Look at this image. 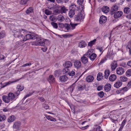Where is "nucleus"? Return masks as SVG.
<instances>
[{"instance_id":"49","label":"nucleus","mask_w":131,"mask_h":131,"mask_svg":"<svg viewBox=\"0 0 131 131\" xmlns=\"http://www.w3.org/2000/svg\"><path fill=\"white\" fill-rule=\"evenodd\" d=\"M27 2L26 0H21L20 3L22 5L25 4L27 3Z\"/></svg>"},{"instance_id":"45","label":"nucleus","mask_w":131,"mask_h":131,"mask_svg":"<svg viewBox=\"0 0 131 131\" xmlns=\"http://www.w3.org/2000/svg\"><path fill=\"white\" fill-rule=\"evenodd\" d=\"M112 9L114 11H117L118 9V6L117 5H115L112 7Z\"/></svg>"},{"instance_id":"13","label":"nucleus","mask_w":131,"mask_h":131,"mask_svg":"<svg viewBox=\"0 0 131 131\" xmlns=\"http://www.w3.org/2000/svg\"><path fill=\"white\" fill-rule=\"evenodd\" d=\"M2 99L3 101L6 103H8L10 101V100L8 95L3 96L2 97Z\"/></svg>"},{"instance_id":"50","label":"nucleus","mask_w":131,"mask_h":131,"mask_svg":"<svg viewBox=\"0 0 131 131\" xmlns=\"http://www.w3.org/2000/svg\"><path fill=\"white\" fill-rule=\"evenodd\" d=\"M83 89V87L82 85H80L78 87V91L82 90Z\"/></svg>"},{"instance_id":"64","label":"nucleus","mask_w":131,"mask_h":131,"mask_svg":"<svg viewBox=\"0 0 131 131\" xmlns=\"http://www.w3.org/2000/svg\"><path fill=\"white\" fill-rule=\"evenodd\" d=\"M101 130H102L101 129V127L100 126H98L96 128V131H101Z\"/></svg>"},{"instance_id":"5","label":"nucleus","mask_w":131,"mask_h":131,"mask_svg":"<svg viewBox=\"0 0 131 131\" xmlns=\"http://www.w3.org/2000/svg\"><path fill=\"white\" fill-rule=\"evenodd\" d=\"M59 26L61 27H63L67 30L69 31L71 30V26L70 24H64L63 23H61L60 24Z\"/></svg>"},{"instance_id":"31","label":"nucleus","mask_w":131,"mask_h":131,"mask_svg":"<svg viewBox=\"0 0 131 131\" xmlns=\"http://www.w3.org/2000/svg\"><path fill=\"white\" fill-rule=\"evenodd\" d=\"M130 10L131 9L129 8L126 7L124 9V12L125 14H128L130 12Z\"/></svg>"},{"instance_id":"39","label":"nucleus","mask_w":131,"mask_h":131,"mask_svg":"<svg viewBox=\"0 0 131 131\" xmlns=\"http://www.w3.org/2000/svg\"><path fill=\"white\" fill-rule=\"evenodd\" d=\"M17 88L18 90L21 91L24 89V87L23 85H19L17 86Z\"/></svg>"},{"instance_id":"63","label":"nucleus","mask_w":131,"mask_h":131,"mask_svg":"<svg viewBox=\"0 0 131 131\" xmlns=\"http://www.w3.org/2000/svg\"><path fill=\"white\" fill-rule=\"evenodd\" d=\"M126 121L125 119H124L123 121L122 124H121V125L122 126H124V125H125L126 123Z\"/></svg>"},{"instance_id":"9","label":"nucleus","mask_w":131,"mask_h":131,"mask_svg":"<svg viewBox=\"0 0 131 131\" xmlns=\"http://www.w3.org/2000/svg\"><path fill=\"white\" fill-rule=\"evenodd\" d=\"M107 18L106 17L102 16L100 18L99 20V23L102 24H104L106 21Z\"/></svg>"},{"instance_id":"57","label":"nucleus","mask_w":131,"mask_h":131,"mask_svg":"<svg viewBox=\"0 0 131 131\" xmlns=\"http://www.w3.org/2000/svg\"><path fill=\"white\" fill-rule=\"evenodd\" d=\"M38 99L41 102H43L45 101V100L42 97L39 96L38 97Z\"/></svg>"},{"instance_id":"23","label":"nucleus","mask_w":131,"mask_h":131,"mask_svg":"<svg viewBox=\"0 0 131 131\" xmlns=\"http://www.w3.org/2000/svg\"><path fill=\"white\" fill-rule=\"evenodd\" d=\"M116 75L114 74L111 75L109 77V80L111 81H113L116 79Z\"/></svg>"},{"instance_id":"36","label":"nucleus","mask_w":131,"mask_h":131,"mask_svg":"<svg viewBox=\"0 0 131 131\" xmlns=\"http://www.w3.org/2000/svg\"><path fill=\"white\" fill-rule=\"evenodd\" d=\"M78 24H73L71 22L70 23V25L71 28V30H73L75 28V27L77 26Z\"/></svg>"},{"instance_id":"55","label":"nucleus","mask_w":131,"mask_h":131,"mask_svg":"<svg viewBox=\"0 0 131 131\" xmlns=\"http://www.w3.org/2000/svg\"><path fill=\"white\" fill-rule=\"evenodd\" d=\"M31 64V63L30 62H29L28 63H27L23 65L21 67H25L27 66H30Z\"/></svg>"},{"instance_id":"52","label":"nucleus","mask_w":131,"mask_h":131,"mask_svg":"<svg viewBox=\"0 0 131 131\" xmlns=\"http://www.w3.org/2000/svg\"><path fill=\"white\" fill-rule=\"evenodd\" d=\"M49 19L50 20L52 21H54L55 20V18L53 15L50 16H49Z\"/></svg>"},{"instance_id":"34","label":"nucleus","mask_w":131,"mask_h":131,"mask_svg":"<svg viewBox=\"0 0 131 131\" xmlns=\"http://www.w3.org/2000/svg\"><path fill=\"white\" fill-rule=\"evenodd\" d=\"M120 79L123 82L126 81L128 79L126 77L124 76H121L120 77Z\"/></svg>"},{"instance_id":"51","label":"nucleus","mask_w":131,"mask_h":131,"mask_svg":"<svg viewBox=\"0 0 131 131\" xmlns=\"http://www.w3.org/2000/svg\"><path fill=\"white\" fill-rule=\"evenodd\" d=\"M75 74V72L73 71H72L68 73V74L70 76H73Z\"/></svg>"},{"instance_id":"21","label":"nucleus","mask_w":131,"mask_h":131,"mask_svg":"<svg viewBox=\"0 0 131 131\" xmlns=\"http://www.w3.org/2000/svg\"><path fill=\"white\" fill-rule=\"evenodd\" d=\"M94 79V77L90 75L86 77V80L88 82H91Z\"/></svg>"},{"instance_id":"1","label":"nucleus","mask_w":131,"mask_h":131,"mask_svg":"<svg viewBox=\"0 0 131 131\" xmlns=\"http://www.w3.org/2000/svg\"><path fill=\"white\" fill-rule=\"evenodd\" d=\"M17 37L18 38H20V39L21 40H22V41H24L29 39H36L37 35L34 34L32 35L27 34L24 37L23 39V36L22 35H18Z\"/></svg>"},{"instance_id":"4","label":"nucleus","mask_w":131,"mask_h":131,"mask_svg":"<svg viewBox=\"0 0 131 131\" xmlns=\"http://www.w3.org/2000/svg\"><path fill=\"white\" fill-rule=\"evenodd\" d=\"M73 66L74 67L77 69H79L81 67V63L79 60H75L74 62Z\"/></svg>"},{"instance_id":"46","label":"nucleus","mask_w":131,"mask_h":131,"mask_svg":"<svg viewBox=\"0 0 131 131\" xmlns=\"http://www.w3.org/2000/svg\"><path fill=\"white\" fill-rule=\"evenodd\" d=\"M45 13L47 15H49L51 14L52 12L51 11H49V10L46 9L45 11Z\"/></svg>"},{"instance_id":"58","label":"nucleus","mask_w":131,"mask_h":131,"mask_svg":"<svg viewBox=\"0 0 131 131\" xmlns=\"http://www.w3.org/2000/svg\"><path fill=\"white\" fill-rule=\"evenodd\" d=\"M69 70L68 68H65L63 69V71L64 73H66L68 72Z\"/></svg>"},{"instance_id":"42","label":"nucleus","mask_w":131,"mask_h":131,"mask_svg":"<svg viewBox=\"0 0 131 131\" xmlns=\"http://www.w3.org/2000/svg\"><path fill=\"white\" fill-rule=\"evenodd\" d=\"M126 75L128 77L131 76V69L128 70L126 72Z\"/></svg>"},{"instance_id":"19","label":"nucleus","mask_w":131,"mask_h":131,"mask_svg":"<svg viewBox=\"0 0 131 131\" xmlns=\"http://www.w3.org/2000/svg\"><path fill=\"white\" fill-rule=\"evenodd\" d=\"M110 9L107 6H103L102 8V11L105 13H107L108 12Z\"/></svg>"},{"instance_id":"29","label":"nucleus","mask_w":131,"mask_h":131,"mask_svg":"<svg viewBox=\"0 0 131 131\" xmlns=\"http://www.w3.org/2000/svg\"><path fill=\"white\" fill-rule=\"evenodd\" d=\"M93 52V50L92 49H90L88 50L86 53L84 54V56H86L87 57H89L92 54Z\"/></svg>"},{"instance_id":"18","label":"nucleus","mask_w":131,"mask_h":131,"mask_svg":"<svg viewBox=\"0 0 131 131\" xmlns=\"http://www.w3.org/2000/svg\"><path fill=\"white\" fill-rule=\"evenodd\" d=\"M112 70H114L117 66V63L116 61H114L111 65Z\"/></svg>"},{"instance_id":"61","label":"nucleus","mask_w":131,"mask_h":131,"mask_svg":"<svg viewBox=\"0 0 131 131\" xmlns=\"http://www.w3.org/2000/svg\"><path fill=\"white\" fill-rule=\"evenodd\" d=\"M106 59H102L101 61L100 62V64H102L103 63H104L106 61Z\"/></svg>"},{"instance_id":"32","label":"nucleus","mask_w":131,"mask_h":131,"mask_svg":"<svg viewBox=\"0 0 131 131\" xmlns=\"http://www.w3.org/2000/svg\"><path fill=\"white\" fill-rule=\"evenodd\" d=\"M6 118V116L3 114H0V122L4 121Z\"/></svg>"},{"instance_id":"37","label":"nucleus","mask_w":131,"mask_h":131,"mask_svg":"<svg viewBox=\"0 0 131 131\" xmlns=\"http://www.w3.org/2000/svg\"><path fill=\"white\" fill-rule=\"evenodd\" d=\"M39 92L38 91H34L32 92H29L28 94H27L25 97L24 98L25 99H26L27 97H29L30 95H31L33 93L36 92L37 93H38Z\"/></svg>"},{"instance_id":"33","label":"nucleus","mask_w":131,"mask_h":131,"mask_svg":"<svg viewBox=\"0 0 131 131\" xmlns=\"http://www.w3.org/2000/svg\"><path fill=\"white\" fill-rule=\"evenodd\" d=\"M6 33L4 30H3L0 32V39H2L5 37Z\"/></svg>"},{"instance_id":"35","label":"nucleus","mask_w":131,"mask_h":131,"mask_svg":"<svg viewBox=\"0 0 131 131\" xmlns=\"http://www.w3.org/2000/svg\"><path fill=\"white\" fill-rule=\"evenodd\" d=\"M58 19L59 21L62 22L64 20V18L62 15H60L58 17Z\"/></svg>"},{"instance_id":"6","label":"nucleus","mask_w":131,"mask_h":131,"mask_svg":"<svg viewBox=\"0 0 131 131\" xmlns=\"http://www.w3.org/2000/svg\"><path fill=\"white\" fill-rule=\"evenodd\" d=\"M21 124L19 122H16L14 123L13 125V128L17 130L21 128Z\"/></svg>"},{"instance_id":"16","label":"nucleus","mask_w":131,"mask_h":131,"mask_svg":"<svg viewBox=\"0 0 131 131\" xmlns=\"http://www.w3.org/2000/svg\"><path fill=\"white\" fill-rule=\"evenodd\" d=\"M122 84V83L120 81L116 82L114 85V86L116 88H118L120 87Z\"/></svg>"},{"instance_id":"26","label":"nucleus","mask_w":131,"mask_h":131,"mask_svg":"<svg viewBox=\"0 0 131 131\" xmlns=\"http://www.w3.org/2000/svg\"><path fill=\"white\" fill-rule=\"evenodd\" d=\"M86 45L85 42L82 41L79 43V46L80 48H83L85 47Z\"/></svg>"},{"instance_id":"20","label":"nucleus","mask_w":131,"mask_h":131,"mask_svg":"<svg viewBox=\"0 0 131 131\" xmlns=\"http://www.w3.org/2000/svg\"><path fill=\"white\" fill-rule=\"evenodd\" d=\"M70 7L72 9H73L74 11H77L78 10V7L74 4H72L70 6Z\"/></svg>"},{"instance_id":"53","label":"nucleus","mask_w":131,"mask_h":131,"mask_svg":"<svg viewBox=\"0 0 131 131\" xmlns=\"http://www.w3.org/2000/svg\"><path fill=\"white\" fill-rule=\"evenodd\" d=\"M121 89V91H123L124 92H125L128 90V87H125Z\"/></svg>"},{"instance_id":"62","label":"nucleus","mask_w":131,"mask_h":131,"mask_svg":"<svg viewBox=\"0 0 131 131\" xmlns=\"http://www.w3.org/2000/svg\"><path fill=\"white\" fill-rule=\"evenodd\" d=\"M43 107L46 110H47L49 108V106L48 105L45 104L43 106Z\"/></svg>"},{"instance_id":"22","label":"nucleus","mask_w":131,"mask_h":131,"mask_svg":"<svg viewBox=\"0 0 131 131\" xmlns=\"http://www.w3.org/2000/svg\"><path fill=\"white\" fill-rule=\"evenodd\" d=\"M48 80L50 83H52L55 81V78L53 75H51L49 76Z\"/></svg>"},{"instance_id":"41","label":"nucleus","mask_w":131,"mask_h":131,"mask_svg":"<svg viewBox=\"0 0 131 131\" xmlns=\"http://www.w3.org/2000/svg\"><path fill=\"white\" fill-rule=\"evenodd\" d=\"M51 24L54 28L56 29L57 28L58 26L57 23L53 22H52L51 23Z\"/></svg>"},{"instance_id":"11","label":"nucleus","mask_w":131,"mask_h":131,"mask_svg":"<svg viewBox=\"0 0 131 131\" xmlns=\"http://www.w3.org/2000/svg\"><path fill=\"white\" fill-rule=\"evenodd\" d=\"M63 65L65 68H68L71 67L72 66V64L71 62L67 61L65 62Z\"/></svg>"},{"instance_id":"15","label":"nucleus","mask_w":131,"mask_h":131,"mask_svg":"<svg viewBox=\"0 0 131 131\" xmlns=\"http://www.w3.org/2000/svg\"><path fill=\"white\" fill-rule=\"evenodd\" d=\"M111 88V85L110 83H108L105 85L104 87V89L106 92L109 91Z\"/></svg>"},{"instance_id":"10","label":"nucleus","mask_w":131,"mask_h":131,"mask_svg":"<svg viewBox=\"0 0 131 131\" xmlns=\"http://www.w3.org/2000/svg\"><path fill=\"white\" fill-rule=\"evenodd\" d=\"M123 13L121 11H118L115 13L114 17L115 18H117L122 16Z\"/></svg>"},{"instance_id":"27","label":"nucleus","mask_w":131,"mask_h":131,"mask_svg":"<svg viewBox=\"0 0 131 131\" xmlns=\"http://www.w3.org/2000/svg\"><path fill=\"white\" fill-rule=\"evenodd\" d=\"M89 57L91 60L93 61L96 58L97 55L95 53H92Z\"/></svg>"},{"instance_id":"12","label":"nucleus","mask_w":131,"mask_h":131,"mask_svg":"<svg viewBox=\"0 0 131 131\" xmlns=\"http://www.w3.org/2000/svg\"><path fill=\"white\" fill-rule=\"evenodd\" d=\"M84 56H83L81 58V60L82 62L84 64H86L88 61V59L87 57Z\"/></svg>"},{"instance_id":"8","label":"nucleus","mask_w":131,"mask_h":131,"mask_svg":"<svg viewBox=\"0 0 131 131\" xmlns=\"http://www.w3.org/2000/svg\"><path fill=\"white\" fill-rule=\"evenodd\" d=\"M8 96L10 100V101L12 102H13L14 101H15V99L16 96H15L14 94L12 93H9L8 94Z\"/></svg>"},{"instance_id":"30","label":"nucleus","mask_w":131,"mask_h":131,"mask_svg":"<svg viewBox=\"0 0 131 131\" xmlns=\"http://www.w3.org/2000/svg\"><path fill=\"white\" fill-rule=\"evenodd\" d=\"M110 73V71L108 70H106L105 71L104 77L105 78L107 79Z\"/></svg>"},{"instance_id":"60","label":"nucleus","mask_w":131,"mask_h":131,"mask_svg":"<svg viewBox=\"0 0 131 131\" xmlns=\"http://www.w3.org/2000/svg\"><path fill=\"white\" fill-rule=\"evenodd\" d=\"M41 50L43 52H45L47 51V47H44L41 48Z\"/></svg>"},{"instance_id":"3","label":"nucleus","mask_w":131,"mask_h":131,"mask_svg":"<svg viewBox=\"0 0 131 131\" xmlns=\"http://www.w3.org/2000/svg\"><path fill=\"white\" fill-rule=\"evenodd\" d=\"M36 40L34 42L33 45L36 46H43L45 44L44 40L43 39L36 38Z\"/></svg>"},{"instance_id":"47","label":"nucleus","mask_w":131,"mask_h":131,"mask_svg":"<svg viewBox=\"0 0 131 131\" xmlns=\"http://www.w3.org/2000/svg\"><path fill=\"white\" fill-rule=\"evenodd\" d=\"M60 70H57L55 71L54 74L56 76H58L60 75Z\"/></svg>"},{"instance_id":"54","label":"nucleus","mask_w":131,"mask_h":131,"mask_svg":"<svg viewBox=\"0 0 131 131\" xmlns=\"http://www.w3.org/2000/svg\"><path fill=\"white\" fill-rule=\"evenodd\" d=\"M83 0H78L77 1V3L78 4L81 5L83 4Z\"/></svg>"},{"instance_id":"7","label":"nucleus","mask_w":131,"mask_h":131,"mask_svg":"<svg viewBox=\"0 0 131 131\" xmlns=\"http://www.w3.org/2000/svg\"><path fill=\"white\" fill-rule=\"evenodd\" d=\"M116 72L117 74L121 75L124 72V69L122 67L117 68L116 70Z\"/></svg>"},{"instance_id":"24","label":"nucleus","mask_w":131,"mask_h":131,"mask_svg":"<svg viewBox=\"0 0 131 131\" xmlns=\"http://www.w3.org/2000/svg\"><path fill=\"white\" fill-rule=\"evenodd\" d=\"M16 117L13 115H12L9 117L7 119L8 122L9 123H11L14 121Z\"/></svg>"},{"instance_id":"14","label":"nucleus","mask_w":131,"mask_h":131,"mask_svg":"<svg viewBox=\"0 0 131 131\" xmlns=\"http://www.w3.org/2000/svg\"><path fill=\"white\" fill-rule=\"evenodd\" d=\"M68 79V77L65 75L61 76L59 78V80L62 82H66Z\"/></svg>"},{"instance_id":"48","label":"nucleus","mask_w":131,"mask_h":131,"mask_svg":"<svg viewBox=\"0 0 131 131\" xmlns=\"http://www.w3.org/2000/svg\"><path fill=\"white\" fill-rule=\"evenodd\" d=\"M98 95L101 97H102L104 95V93L102 91H101L98 93Z\"/></svg>"},{"instance_id":"28","label":"nucleus","mask_w":131,"mask_h":131,"mask_svg":"<svg viewBox=\"0 0 131 131\" xmlns=\"http://www.w3.org/2000/svg\"><path fill=\"white\" fill-rule=\"evenodd\" d=\"M103 77V75H102V73L99 72L98 74L97 75V80L99 81H100L101 80Z\"/></svg>"},{"instance_id":"17","label":"nucleus","mask_w":131,"mask_h":131,"mask_svg":"<svg viewBox=\"0 0 131 131\" xmlns=\"http://www.w3.org/2000/svg\"><path fill=\"white\" fill-rule=\"evenodd\" d=\"M73 9H71L69 12L68 15L69 16L70 18H72L75 15V12Z\"/></svg>"},{"instance_id":"44","label":"nucleus","mask_w":131,"mask_h":131,"mask_svg":"<svg viewBox=\"0 0 131 131\" xmlns=\"http://www.w3.org/2000/svg\"><path fill=\"white\" fill-rule=\"evenodd\" d=\"M62 36L63 37H64L65 38H67L72 36H73V35L69 34H66L63 35H62Z\"/></svg>"},{"instance_id":"59","label":"nucleus","mask_w":131,"mask_h":131,"mask_svg":"<svg viewBox=\"0 0 131 131\" xmlns=\"http://www.w3.org/2000/svg\"><path fill=\"white\" fill-rule=\"evenodd\" d=\"M20 93V91L19 90H18L15 93V96H16H16H18Z\"/></svg>"},{"instance_id":"43","label":"nucleus","mask_w":131,"mask_h":131,"mask_svg":"<svg viewBox=\"0 0 131 131\" xmlns=\"http://www.w3.org/2000/svg\"><path fill=\"white\" fill-rule=\"evenodd\" d=\"M33 11V9L31 7H29L26 11V13L28 14L30 13H31Z\"/></svg>"},{"instance_id":"38","label":"nucleus","mask_w":131,"mask_h":131,"mask_svg":"<svg viewBox=\"0 0 131 131\" xmlns=\"http://www.w3.org/2000/svg\"><path fill=\"white\" fill-rule=\"evenodd\" d=\"M96 41V39H95L89 42L88 45L90 46H92L94 44Z\"/></svg>"},{"instance_id":"40","label":"nucleus","mask_w":131,"mask_h":131,"mask_svg":"<svg viewBox=\"0 0 131 131\" xmlns=\"http://www.w3.org/2000/svg\"><path fill=\"white\" fill-rule=\"evenodd\" d=\"M61 10L62 12L64 13L68 11V9H67L64 6H63L61 8Z\"/></svg>"},{"instance_id":"2","label":"nucleus","mask_w":131,"mask_h":131,"mask_svg":"<svg viewBox=\"0 0 131 131\" xmlns=\"http://www.w3.org/2000/svg\"><path fill=\"white\" fill-rule=\"evenodd\" d=\"M84 18V15L79 12L77 15L75 16L74 20L77 22H80L81 21H83Z\"/></svg>"},{"instance_id":"56","label":"nucleus","mask_w":131,"mask_h":131,"mask_svg":"<svg viewBox=\"0 0 131 131\" xmlns=\"http://www.w3.org/2000/svg\"><path fill=\"white\" fill-rule=\"evenodd\" d=\"M103 88V86L102 85H100L97 87V90L98 91L102 90Z\"/></svg>"},{"instance_id":"25","label":"nucleus","mask_w":131,"mask_h":131,"mask_svg":"<svg viewBox=\"0 0 131 131\" xmlns=\"http://www.w3.org/2000/svg\"><path fill=\"white\" fill-rule=\"evenodd\" d=\"M19 80V79H18L16 80H15V81H9V82L6 83V84L5 85L3 86L2 88H4V87H5V86H6L8 85H9V84H10L12 83L17 82V81H18Z\"/></svg>"}]
</instances>
